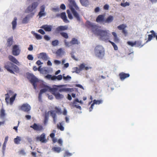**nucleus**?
<instances>
[{
  "mask_svg": "<svg viewBox=\"0 0 157 157\" xmlns=\"http://www.w3.org/2000/svg\"><path fill=\"white\" fill-rule=\"evenodd\" d=\"M45 78L48 79H51L52 80H54V79H53V76H52L51 75H48L45 76Z\"/></svg>",
  "mask_w": 157,
  "mask_h": 157,
  "instance_id": "de8ad7c7",
  "label": "nucleus"
},
{
  "mask_svg": "<svg viewBox=\"0 0 157 157\" xmlns=\"http://www.w3.org/2000/svg\"><path fill=\"white\" fill-rule=\"evenodd\" d=\"M4 67L11 74H14V72L17 73L19 72V67L10 61H7L4 64Z\"/></svg>",
  "mask_w": 157,
  "mask_h": 157,
  "instance_id": "20e7f679",
  "label": "nucleus"
},
{
  "mask_svg": "<svg viewBox=\"0 0 157 157\" xmlns=\"http://www.w3.org/2000/svg\"><path fill=\"white\" fill-rule=\"evenodd\" d=\"M21 139V137L19 136H17L16 138L14 139V142L15 144H18L20 143V142Z\"/></svg>",
  "mask_w": 157,
  "mask_h": 157,
  "instance_id": "c85d7f7f",
  "label": "nucleus"
},
{
  "mask_svg": "<svg viewBox=\"0 0 157 157\" xmlns=\"http://www.w3.org/2000/svg\"><path fill=\"white\" fill-rule=\"evenodd\" d=\"M36 139V140L39 141L42 143H46L47 141L45 138V134L44 133H42L40 136L37 137Z\"/></svg>",
  "mask_w": 157,
  "mask_h": 157,
  "instance_id": "ddd939ff",
  "label": "nucleus"
},
{
  "mask_svg": "<svg viewBox=\"0 0 157 157\" xmlns=\"http://www.w3.org/2000/svg\"><path fill=\"white\" fill-rule=\"evenodd\" d=\"M112 34L114 36V40L116 43H118L119 41V40L117 36V35L116 33L115 32H112Z\"/></svg>",
  "mask_w": 157,
  "mask_h": 157,
  "instance_id": "2f4dec72",
  "label": "nucleus"
},
{
  "mask_svg": "<svg viewBox=\"0 0 157 157\" xmlns=\"http://www.w3.org/2000/svg\"><path fill=\"white\" fill-rule=\"evenodd\" d=\"M121 5L123 7H125L126 6H129V3L128 2H126L125 3H121Z\"/></svg>",
  "mask_w": 157,
  "mask_h": 157,
  "instance_id": "603ef678",
  "label": "nucleus"
},
{
  "mask_svg": "<svg viewBox=\"0 0 157 157\" xmlns=\"http://www.w3.org/2000/svg\"><path fill=\"white\" fill-rule=\"evenodd\" d=\"M113 17L111 16H109L105 20L104 22L105 23H109L113 21Z\"/></svg>",
  "mask_w": 157,
  "mask_h": 157,
  "instance_id": "393cba45",
  "label": "nucleus"
},
{
  "mask_svg": "<svg viewBox=\"0 0 157 157\" xmlns=\"http://www.w3.org/2000/svg\"><path fill=\"white\" fill-rule=\"evenodd\" d=\"M71 78V77L69 75H67L66 77L63 76V79L64 80L70 79Z\"/></svg>",
  "mask_w": 157,
  "mask_h": 157,
  "instance_id": "bf43d9fd",
  "label": "nucleus"
},
{
  "mask_svg": "<svg viewBox=\"0 0 157 157\" xmlns=\"http://www.w3.org/2000/svg\"><path fill=\"white\" fill-rule=\"evenodd\" d=\"M34 35L35 36L37 40L41 39H42V37L36 33H34Z\"/></svg>",
  "mask_w": 157,
  "mask_h": 157,
  "instance_id": "09e8293b",
  "label": "nucleus"
},
{
  "mask_svg": "<svg viewBox=\"0 0 157 157\" xmlns=\"http://www.w3.org/2000/svg\"><path fill=\"white\" fill-rule=\"evenodd\" d=\"M67 13L68 17L69 19H72L73 18L72 15L70 13V11L69 10H67Z\"/></svg>",
  "mask_w": 157,
  "mask_h": 157,
  "instance_id": "49530a36",
  "label": "nucleus"
},
{
  "mask_svg": "<svg viewBox=\"0 0 157 157\" xmlns=\"http://www.w3.org/2000/svg\"><path fill=\"white\" fill-rule=\"evenodd\" d=\"M8 58L9 60L10 61L17 65H19L20 63L14 57L12 56L9 55V56Z\"/></svg>",
  "mask_w": 157,
  "mask_h": 157,
  "instance_id": "6ab92c4d",
  "label": "nucleus"
},
{
  "mask_svg": "<svg viewBox=\"0 0 157 157\" xmlns=\"http://www.w3.org/2000/svg\"><path fill=\"white\" fill-rule=\"evenodd\" d=\"M27 58L29 60H32L33 59V57L32 55H29L27 56Z\"/></svg>",
  "mask_w": 157,
  "mask_h": 157,
  "instance_id": "13d9d810",
  "label": "nucleus"
},
{
  "mask_svg": "<svg viewBox=\"0 0 157 157\" xmlns=\"http://www.w3.org/2000/svg\"><path fill=\"white\" fill-rule=\"evenodd\" d=\"M13 94V91L11 90H9L8 91L7 93L5 94L6 96L5 100L7 104L8 105L10 104L11 105H12L13 104V102L15 100L17 94H14L10 98V101H9V98L10 96L12 95Z\"/></svg>",
  "mask_w": 157,
  "mask_h": 157,
  "instance_id": "39448f33",
  "label": "nucleus"
},
{
  "mask_svg": "<svg viewBox=\"0 0 157 157\" xmlns=\"http://www.w3.org/2000/svg\"><path fill=\"white\" fill-rule=\"evenodd\" d=\"M68 1L70 2V8L74 16L76 19L78 21H80L81 19L79 15L75 10V9L77 11H79L80 9L79 8L77 5L74 0H68Z\"/></svg>",
  "mask_w": 157,
  "mask_h": 157,
  "instance_id": "7ed1b4c3",
  "label": "nucleus"
},
{
  "mask_svg": "<svg viewBox=\"0 0 157 157\" xmlns=\"http://www.w3.org/2000/svg\"><path fill=\"white\" fill-rule=\"evenodd\" d=\"M30 127L36 131H40L42 130L43 128V127L41 125L38 124L36 123H34L33 125L30 126Z\"/></svg>",
  "mask_w": 157,
  "mask_h": 157,
  "instance_id": "dca6fc26",
  "label": "nucleus"
},
{
  "mask_svg": "<svg viewBox=\"0 0 157 157\" xmlns=\"http://www.w3.org/2000/svg\"><path fill=\"white\" fill-rule=\"evenodd\" d=\"M62 85H55V87L52 89L51 93L55 96L56 98L57 99H61L63 98V95L60 94L59 92H62L71 91L73 90V89L69 88H60Z\"/></svg>",
  "mask_w": 157,
  "mask_h": 157,
  "instance_id": "f03ea898",
  "label": "nucleus"
},
{
  "mask_svg": "<svg viewBox=\"0 0 157 157\" xmlns=\"http://www.w3.org/2000/svg\"><path fill=\"white\" fill-rule=\"evenodd\" d=\"M5 110L3 108H2L0 112V117L1 118H3L5 116Z\"/></svg>",
  "mask_w": 157,
  "mask_h": 157,
  "instance_id": "f704fd0d",
  "label": "nucleus"
},
{
  "mask_svg": "<svg viewBox=\"0 0 157 157\" xmlns=\"http://www.w3.org/2000/svg\"><path fill=\"white\" fill-rule=\"evenodd\" d=\"M73 73L75 72L76 73H79L81 71L79 68H78L77 67H74L73 68Z\"/></svg>",
  "mask_w": 157,
  "mask_h": 157,
  "instance_id": "a19ab883",
  "label": "nucleus"
},
{
  "mask_svg": "<svg viewBox=\"0 0 157 157\" xmlns=\"http://www.w3.org/2000/svg\"><path fill=\"white\" fill-rule=\"evenodd\" d=\"M34 13H32L27 15L22 20V23L23 24L27 23L29 19L33 17L34 15Z\"/></svg>",
  "mask_w": 157,
  "mask_h": 157,
  "instance_id": "2eb2a0df",
  "label": "nucleus"
},
{
  "mask_svg": "<svg viewBox=\"0 0 157 157\" xmlns=\"http://www.w3.org/2000/svg\"><path fill=\"white\" fill-rule=\"evenodd\" d=\"M122 33L125 36H126L128 35V32L125 29L122 30Z\"/></svg>",
  "mask_w": 157,
  "mask_h": 157,
  "instance_id": "864d4df0",
  "label": "nucleus"
},
{
  "mask_svg": "<svg viewBox=\"0 0 157 157\" xmlns=\"http://www.w3.org/2000/svg\"><path fill=\"white\" fill-rule=\"evenodd\" d=\"M53 132L51 133L50 135V136L51 138H53L55 136V133L56 132V131L55 130H53L52 131Z\"/></svg>",
  "mask_w": 157,
  "mask_h": 157,
  "instance_id": "6e6d98bb",
  "label": "nucleus"
},
{
  "mask_svg": "<svg viewBox=\"0 0 157 157\" xmlns=\"http://www.w3.org/2000/svg\"><path fill=\"white\" fill-rule=\"evenodd\" d=\"M28 76L30 77V81L31 83L33 84L34 88L36 89V83L38 82V79L35 77L33 75L31 74H29L28 75Z\"/></svg>",
  "mask_w": 157,
  "mask_h": 157,
  "instance_id": "f8f14e48",
  "label": "nucleus"
},
{
  "mask_svg": "<svg viewBox=\"0 0 157 157\" xmlns=\"http://www.w3.org/2000/svg\"><path fill=\"white\" fill-rule=\"evenodd\" d=\"M44 38L47 41L49 40L50 39V37L47 35H45L44 36Z\"/></svg>",
  "mask_w": 157,
  "mask_h": 157,
  "instance_id": "0e129e2a",
  "label": "nucleus"
},
{
  "mask_svg": "<svg viewBox=\"0 0 157 157\" xmlns=\"http://www.w3.org/2000/svg\"><path fill=\"white\" fill-rule=\"evenodd\" d=\"M38 5V3L36 2L33 3L31 5L28 7L26 10V12L27 13H33L32 12L37 7Z\"/></svg>",
  "mask_w": 157,
  "mask_h": 157,
  "instance_id": "1a4fd4ad",
  "label": "nucleus"
},
{
  "mask_svg": "<svg viewBox=\"0 0 157 157\" xmlns=\"http://www.w3.org/2000/svg\"><path fill=\"white\" fill-rule=\"evenodd\" d=\"M109 43H110L112 45V46H113L115 50H117L118 49V47L117 46V45H116V44L114 43L111 41L110 40H109Z\"/></svg>",
  "mask_w": 157,
  "mask_h": 157,
  "instance_id": "37998d69",
  "label": "nucleus"
},
{
  "mask_svg": "<svg viewBox=\"0 0 157 157\" xmlns=\"http://www.w3.org/2000/svg\"><path fill=\"white\" fill-rule=\"evenodd\" d=\"M79 69L81 71L83 69H85L86 70H87L89 69V68L88 67H85V65L84 63L81 64L79 66Z\"/></svg>",
  "mask_w": 157,
  "mask_h": 157,
  "instance_id": "cd10ccee",
  "label": "nucleus"
},
{
  "mask_svg": "<svg viewBox=\"0 0 157 157\" xmlns=\"http://www.w3.org/2000/svg\"><path fill=\"white\" fill-rule=\"evenodd\" d=\"M60 17L63 20V21L65 23H68L69 21L67 20L66 16V13L65 12H63L60 14Z\"/></svg>",
  "mask_w": 157,
  "mask_h": 157,
  "instance_id": "5701e85b",
  "label": "nucleus"
},
{
  "mask_svg": "<svg viewBox=\"0 0 157 157\" xmlns=\"http://www.w3.org/2000/svg\"><path fill=\"white\" fill-rule=\"evenodd\" d=\"M104 16L101 15H98L96 19V21L98 22H104Z\"/></svg>",
  "mask_w": 157,
  "mask_h": 157,
  "instance_id": "b1692460",
  "label": "nucleus"
},
{
  "mask_svg": "<svg viewBox=\"0 0 157 157\" xmlns=\"http://www.w3.org/2000/svg\"><path fill=\"white\" fill-rule=\"evenodd\" d=\"M150 33H151V34L148 35V38L147 41H150L152 39L153 37H155V33L154 30L151 31Z\"/></svg>",
  "mask_w": 157,
  "mask_h": 157,
  "instance_id": "412c9836",
  "label": "nucleus"
},
{
  "mask_svg": "<svg viewBox=\"0 0 157 157\" xmlns=\"http://www.w3.org/2000/svg\"><path fill=\"white\" fill-rule=\"evenodd\" d=\"M33 49V47L32 44H30L29 46V47L28 48V50L29 51H31Z\"/></svg>",
  "mask_w": 157,
  "mask_h": 157,
  "instance_id": "338daca9",
  "label": "nucleus"
},
{
  "mask_svg": "<svg viewBox=\"0 0 157 157\" xmlns=\"http://www.w3.org/2000/svg\"><path fill=\"white\" fill-rule=\"evenodd\" d=\"M127 44L131 46V47H133L135 46V41L134 42H132V41H128L127 42Z\"/></svg>",
  "mask_w": 157,
  "mask_h": 157,
  "instance_id": "a18cd8bd",
  "label": "nucleus"
},
{
  "mask_svg": "<svg viewBox=\"0 0 157 157\" xmlns=\"http://www.w3.org/2000/svg\"><path fill=\"white\" fill-rule=\"evenodd\" d=\"M127 27L126 25L122 24L117 27V29L119 30H123L125 29Z\"/></svg>",
  "mask_w": 157,
  "mask_h": 157,
  "instance_id": "72a5a7b5",
  "label": "nucleus"
},
{
  "mask_svg": "<svg viewBox=\"0 0 157 157\" xmlns=\"http://www.w3.org/2000/svg\"><path fill=\"white\" fill-rule=\"evenodd\" d=\"M45 6L44 5H42L40 7V11L38 13V16L39 18H41L43 16H45L46 15V13L45 12Z\"/></svg>",
  "mask_w": 157,
  "mask_h": 157,
  "instance_id": "4468645a",
  "label": "nucleus"
},
{
  "mask_svg": "<svg viewBox=\"0 0 157 157\" xmlns=\"http://www.w3.org/2000/svg\"><path fill=\"white\" fill-rule=\"evenodd\" d=\"M52 150L55 152L59 153L62 151V150L60 147H54L52 148Z\"/></svg>",
  "mask_w": 157,
  "mask_h": 157,
  "instance_id": "7c9ffc66",
  "label": "nucleus"
},
{
  "mask_svg": "<svg viewBox=\"0 0 157 157\" xmlns=\"http://www.w3.org/2000/svg\"><path fill=\"white\" fill-rule=\"evenodd\" d=\"M135 43L136 44L135 46L136 47L141 48L143 45L141 44V42L140 41H135Z\"/></svg>",
  "mask_w": 157,
  "mask_h": 157,
  "instance_id": "c9c22d12",
  "label": "nucleus"
},
{
  "mask_svg": "<svg viewBox=\"0 0 157 157\" xmlns=\"http://www.w3.org/2000/svg\"><path fill=\"white\" fill-rule=\"evenodd\" d=\"M119 75V76L120 79L121 80H123L126 78L129 77L130 75L129 74L125 73L124 72L120 73Z\"/></svg>",
  "mask_w": 157,
  "mask_h": 157,
  "instance_id": "a211bd4d",
  "label": "nucleus"
},
{
  "mask_svg": "<svg viewBox=\"0 0 157 157\" xmlns=\"http://www.w3.org/2000/svg\"><path fill=\"white\" fill-rule=\"evenodd\" d=\"M59 44V41L58 40H56L52 41V44L53 46H56Z\"/></svg>",
  "mask_w": 157,
  "mask_h": 157,
  "instance_id": "58836bf2",
  "label": "nucleus"
},
{
  "mask_svg": "<svg viewBox=\"0 0 157 157\" xmlns=\"http://www.w3.org/2000/svg\"><path fill=\"white\" fill-rule=\"evenodd\" d=\"M42 94H40V93H39L38 95V99L39 101H42Z\"/></svg>",
  "mask_w": 157,
  "mask_h": 157,
  "instance_id": "680f3d73",
  "label": "nucleus"
},
{
  "mask_svg": "<svg viewBox=\"0 0 157 157\" xmlns=\"http://www.w3.org/2000/svg\"><path fill=\"white\" fill-rule=\"evenodd\" d=\"M60 35L65 39H68L69 37L68 34L66 33L61 32L60 33Z\"/></svg>",
  "mask_w": 157,
  "mask_h": 157,
  "instance_id": "ea45409f",
  "label": "nucleus"
},
{
  "mask_svg": "<svg viewBox=\"0 0 157 157\" xmlns=\"http://www.w3.org/2000/svg\"><path fill=\"white\" fill-rule=\"evenodd\" d=\"M19 109L23 111L28 112L31 109V106L28 104H24L19 107Z\"/></svg>",
  "mask_w": 157,
  "mask_h": 157,
  "instance_id": "9d476101",
  "label": "nucleus"
},
{
  "mask_svg": "<svg viewBox=\"0 0 157 157\" xmlns=\"http://www.w3.org/2000/svg\"><path fill=\"white\" fill-rule=\"evenodd\" d=\"M63 77L61 75H59L57 76L53 75V79H54V80L57 79L58 80H61L62 79Z\"/></svg>",
  "mask_w": 157,
  "mask_h": 157,
  "instance_id": "4c0bfd02",
  "label": "nucleus"
},
{
  "mask_svg": "<svg viewBox=\"0 0 157 157\" xmlns=\"http://www.w3.org/2000/svg\"><path fill=\"white\" fill-rule=\"evenodd\" d=\"M52 88L50 87L47 86H45L44 88L40 90V93L42 94L43 93H45L47 91H48L51 93L52 91Z\"/></svg>",
  "mask_w": 157,
  "mask_h": 157,
  "instance_id": "aec40b11",
  "label": "nucleus"
},
{
  "mask_svg": "<svg viewBox=\"0 0 157 157\" xmlns=\"http://www.w3.org/2000/svg\"><path fill=\"white\" fill-rule=\"evenodd\" d=\"M72 106L73 107H75L77 109H79L80 110L81 109V107L80 106L77 105H76V104L73 105V102L72 103Z\"/></svg>",
  "mask_w": 157,
  "mask_h": 157,
  "instance_id": "4d7b16f0",
  "label": "nucleus"
},
{
  "mask_svg": "<svg viewBox=\"0 0 157 157\" xmlns=\"http://www.w3.org/2000/svg\"><path fill=\"white\" fill-rule=\"evenodd\" d=\"M17 18L16 17H15L14 18L12 22V29L13 30H14L17 25Z\"/></svg>",
  "mask_w": 157,
  "mask_h": 157,
  "instance_id": "c756f323",
  "label": "nucleus"
},
{
  "mask_svg": "<svg viewBox=\"0 0 157 157\" xmlns=\"http://www.w3.org/2000/svg\"><path fill=\"white\" fill-rule=\"evenodd\" d=\"M52 26L51 25H45L42 26V28L44 29L46 31L50 32L52 29Z\"/></svg>",
  "mask_w": 157,
  "mask_h": 157,
  "instance_id": "4be33fe9",
  "label": "nucleus"
},
{
  "mask_svg": "<svg viewBox=\"0 0 157 157\" xmlns=\"http://www.w3.org/2000/svg\"><path fill=\"white\" fill-rule=\"evenodd\" d=\"M103 8L104 10H108L109 8V6L107 4H105Z\"/></svg>",
  "mask_w": 157,
  "mask_h": 157,
  "instance_id": "69168bd1",
  "label": "nucleus"
},
{
  "mask_svg": "<svg viewBox=\"0 0 157 157\" xmlns=\"http://www.w3.org/2000/svg\"><path fill=\"white\" fill-rule=\"evenodd\" d=\"M38 32L42 34H44L45 33L44 31L42 29H39Z\"/></svg>",
  "mask_w": 157,
  "mask_h": 157,
  "instance_id": "774afa93",
  "label": "nucleus"
},
{
  "mask_svg": "<svg viewBox=\"0 0 157 157\" xmlns=\"http://www.w3.org/2000/svg\"><path fill=\"white\" fill-rule=\"evenodd\" d=\"M64 44L66 46L70 47L73 45L78 44L80 43L75 38H72L70 42H68L66 40L64 41Z\"/></svg>",
  "mask_w": 157,
  "mask_h": 157,
  "instance_id": "6e6552de",
  "label": "nucleus"
},
{
  "mask_svg": "<svg viewBox=\"0 0 157 157\" xmlns=\"http://www.w3.org/2000/svg\"><path fill=\"white\" fill-rule=\"evenodd\" d=\"M21 52V50L18 45H15L13 46L12 53L13 55L17 56Z\"/></svg>",
  "mask_w": 157,
  "mask_h": 157,
  "instance_id": "9b49d317",
  "label": "nucleus"
},
{
  "mask_svg": "<svg viewBox=\"0 0 157 157\" xmlns=\"http://www.w3.org/2000/svg\"><path fill=\"white\" fill-rule=\"evenodd\" d=\"M13 37L9 38L7 40V44L8 47H10L13 44Z\"/></svg>",
  "mask_w": 157,
  "mask_h": 157,
  "instance_id": "bb28decb",
  "label": "nucleus"
},
{
  "mask_svg": "<svg viewBox=\"0 0 157 157\" xmlns=\"http://www.w3.org/2000/svg\"><path fill=\"white\" fill-rule=\"evenodd\" d=\"M68 29V26L67 25L59 26L56 28V32L57 33H59L60 31L67 30Z\"/></svg>",
  "mask_w": 157,
  "mask_h": 157,
  "instance_id": "f3484780",
  "label": "nucleus"
},
{
  "mask_svg": "<svg viewBox=\"0 0 157 157\" xmlns=\"http://www.w3.org/2000/svg\"><path fill=\"white\" fill-rule=\"evenodd\" d=\"M79 103L81 104L83 103V102L82 101H79V100L78 98H76L73 102V105L77 104L76 102Z\"/></svg>",
  "mask_w": 157,
  "mask_h": 157,
  "instance_id": "c03bdc74",
  "label": "nucleus"
},
{
  "mask_svg": "<svg viewBox=\"0 0 157 157\" xmlns=\"http://www.w3.org/2000/svg\"><path fill=\"white\" fill-rule=\"evenodd\" d=\"M60 8L63 10H65L66 9V6L64 4H62L60 5Z\"/></svg>",
  "mask_w": 157,
  "mask_h": 157,
  "instance_id": "052dcab7",
  "label": "nucleus"
},
{
  "mask_svg": "<svg viewBox=\"0 0 157 157\" xmlns=\"http://www.w3.org/2000/svg\"><path fill=\"white\" fill-rule=\"evenodd\" d=\"M86 25L87 28L90 29L94 34L99 36L101 40L107 41L109 39L110 33L109 30L100 29L97 25L89 21L86 22Z\"/></svg>",
  "mask_w": 157,
  "mask_h": 157,
  "instance_id": "f257e3e1",
  "label": "nucleus"
},
{
  "mask_svg": "<svg viewBox=\"0 0 157 157\" xmlns=\"http://www.w3.org/2000/svg\"><path fill=\"white\" fill-rule=\"evenodd\" d=\"M49 114L52 117L53 119V122L54 124H56L57 120V116L55 113V111L53 110H51L49 111L48 113H45L44 115V124H46L48 122V117Z\"/></svg>",
  "mask_w": 157,
  "mask_h": 157,
  "instance_id": "0eeeda50",
  "label": "nucleus"
},
{
  "mask_svg": "<svg viewBox=\"0 0 157 157\" xmlns=\"http://www.w3.org/2000/svg\"><path fill=\"white\" fill-rule=\"evenodd\" d=\"M63 51L61 48H59L56 52V54L58 56H60L62 53Z\"/></svg>",
  "mask_w": 157,
  "mask_h": 157,
  "instance_id": "79ce46f5",
  "label": "nucleus"
},
{
  "mask_svg": "<svg viewBox=\"0 0 157 157\" xmlns=\"http://www.w3.org/2000/svg\"><path fill=\"white\" fill-rule=\"evenodd\" d=\"M40 56L41 57V58L44 60H47L48 59V56L45 53L42 52L40 53Z\"/></svg>",
  "mask_w": 157,
  "mask_h": 157,
  "instance_id": "473e14b6",
  "label": "nucleus"
},
{
  "mask_svg": "<svg viewBox=\"0 0 157 157\" xmlns=\"http://www.w3.org/2000/svg\"><path fill=\"white\" fill-rule=\"evenodd\" d=\"M74 52H72L71 53V57L74 60H78V59L76 58L75 56L74 55Z\"/></svg>",
  "mask_w": 157,
  "mask_h": 157,
  "instance_id": "5fc2aeb1",
  "label": "nucleus"
},
{
  "mask_svg": "<svg viewBox=\"0 0 157 157\" xmlns=\"http://www.w3.org/2000/svg\"><path fill=\"white\" fill-rule=\"evenodd\" d=\"M57 128L61 131H63L64 130V127L63 126L61 123H59V124H57Z\"/></svg>",
  "mask_w": 157,
  "mask_h": 157,
  "instance_id": "e433bc0d",
  "label": "nucleus"
},
{
  "mask_svg": "<svg viewBox=\"0 0 157 157\" xmlns=\"http://www.w3.org/2000/svg\"><path fill=\"white\" fill-rule=\"evenodd\" d=\"M80 2L83 6H87L89 4V1L88 0H80Z\"/></svg>",
  "mask_w": 157,
  "mask_h": 157,
  "instance_id": "a878e982",
  "label": "nucleus"
},
{
  "mask_svg": "<svg viewBox=\"0 0 157 157\" xmlns=\"http://www.w3.org/2000/svg\"><path fill=\"white\" fill-rule=\"evenodd\" d=\"M95 56L99 58H102L105 55V50L101 46H97L94 49Z\"/></svg>",
  "mask_w": 157,
  "mask_h": 157,
  "instance_id": "423d86ee",
  "label": "nucleus"
},
{
  "mask_svg": "<svg viewBox=\"0 0 157 157\" xmlns=\"http://www.w3.org/2000/svg\"><path fill=\"white\" fill-rule=\"evenodd\" d=\"M55 109L56 110V113L58 114H60L61 113V112L60 109L56 107L55 108Z\"/></svg>",
  "mask_w": 157,
  "mask_h": 157,
  "instance_id": "8fccbe9b",
  "label": "nucleus"
},
{
  "mask_svg": "<svg viewBox=\"0 0 157 157\" xmlns=\"http://www.w3.org/2000/svg\"><path fill=\"white\" fill-rule=\"evenodd\" d=\"M102 101L101 100H94L93 101L94 104H99L101 103Z\"/></svg>",
  "mask_w": 157,
  "mask_h": 157,
  "instance_id": "3c124183",
  "label": "nucleus"
},
{
  "mask_svg": "<svg viewBox=\"0 0 157 157\" xmlns=\"http://www.w3.org/2000/svg\"><path fill=\"white\" fill-rule=\"evenodd\" d=\"M65 156H69L72 155V154L66 151L65 153Z\"/></svg>",
  "mask_w": 157,
  "mask_h": 157,
  "instance_id": "e2e57ef3",
  "label": "nucleus"
}]
</instances>
